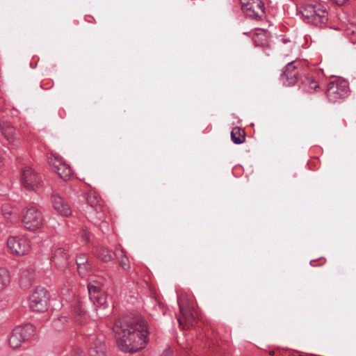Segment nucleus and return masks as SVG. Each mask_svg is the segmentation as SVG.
<instances>
[{"label":"nucleus","mask_w":356,"mask_h":356,"mask_svg":"<svg viewBox=\"0 0 356 356\" xmlns=\"http://www.w3.org/2000/svg\"><path fill=\"white\" fill-rule=\"evenodd\" d=\"M49 294L46 289L37 287L29 298L30 309L36 312H44L48 309Z\"/></svg>","instance_id":"nucleus-5"},{"label":"nucleus","mask_w":356,"mask_h":356,"mask_svg":"<svg viewBox=\"0 0 356 356\" xmlns=\"http://www.w3.org/2000/svg\"><path fill=\"white\" fill-rule=\"evenodd\" d=\"M90 300L99 309H106L108 307L107 296L103 291L95 296V298H92Z\"/></svg>","instance_id":"nucleus-20"},{"label":"nucleus","mask_w":356,"mask_h":356,"mask_svg":"<svg viewBox=\"0 0 356 356\" xmlns=\"http://www.w3.org/2000/svg\"><path fill=\"white\" fill-rule=\"evenodd\" d=\"M90 356H106L104 337L101 335L92 339L89 349Z\"/></svg>","instance_id":"nucleus-12"},{"label":"nucleus","mask_w":356,"mask_h":356,"mask_svg":"<svg viewBox=\"0 0 356 356\" xmlns=\"http://www.w3.org/2000/svg\"><path fill=\"white\" fill-rule=\"evenodd\" d=\"M54 171L65 180L67 179L72 175L71 168L66 163Z\"/></svg>","instance_id":"nucleus-23"},{"label":"nucleus","mask_w":356,"mask_h":356,"mask_svg":"<svg viewBox=\"0 0 356 356\" xmlns=\"http://www.w3.org/2000/svg\"><path fill=\"white\" fill-rule=\"evenodd\" d=\"M298 62L293 60L284 67L282 73L280 75V81L284 86H291L298 81Z\"/></svg>","instance_id":"nucleus-9"},{"label":"nucleus","mask_w":356,"mask_h":356,"mask_svg":"<svg viewBox=\"0 0 356 356\" xmlns=\"http://www.w3.org/2000/svg\"><path fill=\"white\" fill-rule=\"evenodd\" d=\"M334 3L338 5L343 4L347 0H332Z\"/></svg>","instance_id":"nucleus-34"},{"label":"nucleus","mask_w":356,"mask_h":356,"mask_svg":"<svg viewBox=\"0 0 356 356\" xmlns=\"http://www.w3.org/2000/svg\"><path fill=\"white\" fill-rule=\"evenodd\" d=\"M172 351L169 349H166L163 351L162 356H172Z\"/></svg>","instance_id":"nucleus-33"},{"label":"nucleus","mask_w":356,"mask_h":356,"mask_svg":"<svg viewBox=\"0 0 356 356\" xmlns=\"http://www.w3.org/2000/svg\"><path fill=\"white\" fill-rule=\"evenodd\" d=\"M304 21L316 26L325 25L328 20L325 6L321 3H305L300 10Z\"/></svg>","instance_id":"nucleus-2"},{"label":"nucleus","mask_w":356,"mask_h":356,"mask_svg":"<svg viewBox=\"0 0 356 356\" xmlns=\"http://www.w3.org/2000/svg\"><path fill=\"white\" fill-rule=\"evenodd\" d=\"M10 275L8 270L1 268V285L6 286L10 284Z\"/></svg>","instance_id":"nucleus-29"},{"label":"nucleus","mask_w":356,"mask_h":356,"mask_svg":"<svg viewBox=\"0 0 356 356\" xmlns=\"http://www.w3.org/2000/svg\"><path fill=\"white\" fill-rule=\"evenodd\" d=\"M48 162L54 170L65 163L63 159L60 156L56 154H51L48 158Z\"/></svg>","instance_id":"nucleus-25"},{"label":"nucleus","mask_w":356,"mask_h":356,"mask_svg":"<svg viewBox=\"0 0 356 356\" xmlns=\"http://www.w3.org/2000/svg\"><path fill=\"white\" fill-rule=\"evenodd\" d=\"M118 336L117 344L126 353H136L143 349L148 342L149 330L147 323L141 316L129 321H117L113 327Z\"/></svg>","instance_id":"nucleus-1"},{"label":"nucleus","mask_w":356,"mask_h":356,"mask_svg":"<svg viewBox=\"0 0 356 356\" xmlns=\"http://www.w3.org/2000/svg\"><path fill=\"white\" fill-rule=\"evenodd\" d=\"M349 92L348 83L343 79H337L329 83L326 96L330 102L335 103L347 97Z\"/></svg>","instance_id":"nucleus-4"},{"label":"nucleus","mask_w":356,"mask_h":356,"mask_svg":"<svg viewBox=\"0 0 356 356\" xmlns=\"http://www.w3.org/2000/svg\"><path fill=\"white\" fill-rule=\"evenodd\" d=\"M121 253L122 254V258L120 260V266L125 270L129 271L131 269V266L129 261L128 258L124 255V252L122 250Z\"/></svg>","instance_id":"nucleus-30"},{"label":"nucleus","mask_w":356,"mask_h":356,"mask_svg":"<svg viewBox=\"0 0 356 356\" xmlns=\"http://www.w3.org/2000/svg\"><path fill=\"white\" fill-rule=\"evenodd\" d=\"M74 313L79 317H76L75 321L80 324L87 322L88 315L82 304H80L78 308L74 309Z\"/></svg>","instance_id":"nucleus-24"},{"label":"nucleus","mask_w":356,"mask_h":356,"mask_svg":"<svg viewBox=\"0 0 356 356\" xmlns=\"http://www.w3.org/2000/svg\"><path fill=\"white\" fill-rule=\"evenodd\" d=\"M70 247L68 245L58 246L54 250L51 261L58 268H64L67 265Z\"/></svg>","instance_id":"nucleus-10"},{"label":"nucleus","mask_w":356,"mask_h":356,"mask_svg":"<svg viewBox=\"0 0 356 356\" xmlns=\"http://www.w3.org/2000/svg\"><path fill=\"white\" fill-rule=\"evenodd\" d=\"M66 321L67 318L65 316H60L53 321V325L56 330H60L63 328V325Z\"/></svg>","instance_id":"nucleus-31"},{"label":"nucleus","mask_w":356,"mask_h":356,"mask_svg":"<svg viewBox=\"0 0 356 356\" xmlns=\"http://www.w3.org/2000/svg\"><path fill=\"white\" fill-rule=\"evenodd\" d=\"M14 132V129L13 128L10 129L8 135L5 134L4 138L10 144H13V145H17L18 142L16 140L15 138L13 136Z\"/></svg>","instance_id":"nucleus-32"},{"label":"nucleus","mask_w":356,"mask_h":356,"mask_svg":"<svg viewBox=\"0 0 356 356\" xmlns=\"http://www.w3.org/2000/svg\"><path fill=\"white\" fill-rule=\"evenodd\" d=\"M179 307L181 313L177 319L179 326L181 327L184 324L188 326H193L195 322V317L191 308H184L179 303Z\"/></svg>","instance_id":"nucleus-14"},{"label":"nucleus","mask_w":356,"mask_h":356,"mask_svg":"<svg viewBox=\"0 0 356 356\" xmlns=\"http://www.w3.org/2000/svg\"><path fill=\"white\" fill-rule=\"evenodd\" d=\"M243 13L248 17L258 19L265 15V7L261 0H239Z\"/></svg>","instance_id":"nucleus-6"},{"label":"nucleus","mask_w":356,"mask_h":356,"mask_svg":"<svg viewBox=\"0 0 356 356\" xmlns=\"http://www.w3.org/2000/svg\"><path fill=\"white\" fill-rule=\"evenodd\" d=\"M9 252L17 256L27 254L31 250L30 241L21 236H10L7 240Z\"/></svg>","instance_id":"nucleus-7"},{"label":"nucleus","mask_w":356,"mask_h":356,"mask_svg":"<svg viewBox=\"0 0 356 356\" xmlns=\"http://www.w3.org/2000/svg\"><path fill=\"white\" fill-rule=\"evenodd\" d=\"M231 138L234 144L240 145L245 140V134L243 129L238 127H235L231 132Z\"/></svg>","instance_id":"nucleus-19"},{"label":"nucleus","mask_w":356,"mask_h":356,"mask_svg":"<svg viewBox=\"0 0 356 356\" xmlns=\"http://www.w3.org/2000/svg\"><path fill=\"white\" fill-rule=\"evenodd\" d=\"M76 263L78 273L81 277L88 275L91 270V264L89 262L88 256L86 254H80L76 257Z\"/></svg>","instance_id":"nucleus-16"},{"label":"nucleus","mask_w":356,"mask_h":356,"mask_svg":"<svg viewBox=\"0 0 356 356\" xmlns=\"http://www.w3.org/2000/svg\"><path fill=\"white\" fill-rule=\"evenodd\" d=\"M19 334L15 333V329L12 330L8 336V344L13 349L19 348L24 343L23 340L19 337Z\"/></svg>","instance_id":"nucleus-21"},{"label":"nucleus","mask_w":356,"mask_h":356,"mask_svg":"<svg viewBox=\"0 0 356 356\" xmlns=\"http://www.w3.org/2000/svg\"><path fill=\"white\" fill-rule=\"evenodd\" d=\"M22 222L25 229L36 231L43 225L42 212L35 206L24 207L22 211Z\"/></svg>","instance_id":"nucleus-3"},{"label":"nucleus","mask_w":356,"mask_h":356,"mask_svg":"<svg viewBox=\"0 0 356 356\" xmlns=\"http://www.w3.org/2000/svg\"><path fill=\"white\" fill-rule=\"evenodd\" d=\"M301 88L303 91L311 93L319 88V84L314 78L307 76L302 81Z\"/></svg>","instance_id":"nucleus-17"},{"label":"nucleus","mask_w":356,"mask_h":356,"mask_svg":"<svg viewBox=\"0 0 356 356\" xmlns=\"http://www.w3.org/2000/svg\"><path fill=\"white\" fill-rule=\"evenodd\" d=\"M254 40L257 45L263 46L268 43V40L266 32L264 31H261L259 33L256 34Z\"/></svg>","instance_id":"nucleus-27"},{"label":"nucleus","mask_w":356,"mask_h":356,"mask_svg":"<svg viewBox=\"0 0 356 356\" xmlns=\"http://www.w3.org/2000/svg\"><path fill=\"white\" fill-rule=\"evenodd\" d=\"M21 181L24 187L29 191H37L42 186V179L31 167H25L22 170Z\"/></svg>","instance_id":"nucleus-8"},{"label":"nucleus","mask_w":356,"mask_h":356,"mask_svg":"<svg viewBox=\"0 0 356 356\" xmlns=\"http://www.w3.org/2000/svg\"><path fill=\"white\" fill-rule=\"evenodd\" d=\"M51 202L54 209L63 216H69L72 214V209L65 200L56 193L51 195Z\"/></svg>","instance_id":"nucleus-11"},{"label":"nucleus","mask_w":356,"mask_h":356,"mask_svg":"<svg viewBox=\"0 0 356 356\" xmlns=\"http://www.w3.org/2000/svg\"><path fill=\"white\" fill-rule=\"evenodd\" d=\"M96 257L104 262H108L113 259L110 251L104 247L98 248L95 252Z\"/></svg>","instance_id":"nucleus-22"},{"label":"nucleus","mask_w":356,"mask_h":356,"mask_svg":"<svg viewBox=\"0 0 356 356\" xmlns=\"http://www.w3.org/2000/svg\"><path fill=\"white\" fill-rule=\"evenodd\" d=\"M101 284L99 282H90L88 284V290L90 299L92 298H95V296L102 293L103 291L101 290Z\"/></svg>","instance_id":"nucleus-26"},{"label":"nucleus","mask_w":356,"mask_h":356,"mask_svg":"<svg viewBox=\"0 0 356 356\" xmlns=\"http://www.w3.org/2000/svg\"><path fill=\"white\" fill-rule=\"evenodd\" d=\"M15 333L19 334V337L24 342L30 340L35 334V328L33 325L27 323L23 325H18L15 328Z\"/></svg>","instance_id":"nucleus-15"},{"label":"nucleus","mask_w":356,"mask_h":356,"mask_svg":"<svg viewBox=\"0 0 356 356\" xmlns=\"http://www.w3.org/2000/svg\"><path fill=\"white\" fill-rule=\"evenodd\" d=\"M1 216L6 227H11L17 222L18 217L13 207L9 204H5L1 207Z\"/></svg>","instance_id":"nucleus-13"},{"label":"nucleus","mask_w":356,"mask_h":356,"mask_svg":"<svg viewBox=\"0 0 356 356\" xmlns=\"http://www.w3.org/2000/svg\"><path fill=\"white\" fill-rule=\"evenodd\" d=\"M87 202L88 204L97 211L102 209V199L95 191H90L87 193Z\"/></svg>","instance_id":"nucleus-18"},{"label":"nucleus","mask_w":356,"mask_h":356,"mask_svg":"<svg viewBox=\"0 0 356 356\" xmlns=\"http://www.w3.org/2000/svg\"><path fill=\"white\" fill-rule=\"evenodd\" d=\"M79 238L80 240V244L83 245H86L90 239V232L87 228H83L79 233Z\"/></svg>","instance_id":"nucleus-28"}]
</instances>
